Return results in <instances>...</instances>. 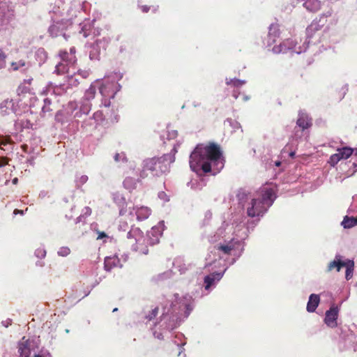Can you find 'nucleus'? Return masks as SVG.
I'll list each match as a JSON object with an SVG mask.
<instances>
[{
  "label": "nucleus",
  "instance_id": "nucleus-1",
  "mask_svg": "<svg viewBox=\"0 0 357 357\" xmlns=\"http://www.w3.org/2000/svg\"><path fill=\"white\" fill-rule=\"evenodd\" d=\"M276 197V190L273 188H264L258 197H254L248 189L238 190L236 202L230 208V222L223 221L214 234L206 237L210 243L215 244L210 252L217 255L219 260L214 259L205 264L206 268H211L208 269L211 273L204 277L200 298L208 295L215 288L227 270L228 266L224 264L222 271H213L215 268L220 267V259L232 256L229 262V265H232L242 255L245 240L267 213Z\"/></svg>",
  "mask_w": 357,
  "mask_h": 357
},
{
  "label": "nucleus",
  "instance_id": "nucleus-2",
  "mask_svg": "<svg viewBox=\"0 0 357 357\" xmlns=\"http://www.w3.org/2000/svg\"><path fill=\"white\" fill-rule=\"evenodd\" d=\"M190 167L196 173L197 179H192L187 185L192 189L201 190L206 181L202 176L208 172L217 174L224 167V158L220 148L212 143L208 146L198 144L190 153L189 160Z\"/></svg>",
  "mask_w": 357,
  "mask_h": 357
},
{
  "label": "nucleus",
  "instance_id": "nucleus-3",
  "mask_svg": "<svg viewBox=\"0 0 357 357\" xmlns=\"http://www.w3.org/2000/svg\"><path fill=\"white\" fill-rule=\"evenodd\" d=\"M174 298L167 301L162 307V313L151 331L155 338L164 340L172 331L177 328L188 318L194 308V298L189 294L181 297L174 295Z\"/></svg>",
  "mask_w": 357,
  "mask_h": 357
},
{
  "label": "nucleus",
  "instance_id": "nucleus-4",
  "mask_svg": "<svg viewBox=\"0 0 357 357\" xmlns=\"http://www.w3.org/2000/svg\"><path fill=\"white\" fill-rule=\"evenodd\" d=\"M89 5V3L79 0H72L68 5H66L64 0H56L50 12L52 20L48 29L50 35L53 38L61 36L67 40L69 37L67 33L68 29L79 15L86 12Z\"/></svg>",
  "mask_w": 357,
  "mask_h": 357
},
{
  "label": "nucleus",
  "instance_id": "nucleus-5",
  "mask_svg": "<svg viewBox=\"0 0 357 357\" xmlns=\"http://www.w3.org/2000/svg\"><path fill=\"white\" fill-rule=\"evenodd\" d=\"M164 229L165 222L160 221L158 225L153 227L144 237L139 227L132 226L126 234V238L130 241L132 250L147 255L149 252L148 245H153L158 243Z\"/></svg>",
  "mask_w": 357,
  "mask_h": 357
},
{
  "label": "nucleus",
  "instance_id": "nucleus-6",
  "mask_svg": "<svg viewBox=\"0 0 357 357\" xmlns=\"http://www.w3.org/2000/svg\"><path fill=\"white\" fill-rule=\"evenodd\" d=\"M176 152L177 149L174 146L170 153L164 154L160 158L153 157L144 160L139 173L140 178H147L149 176L148 172L152 176H160L162 174L169 172L170 165L175 161Z\"/></svg>",
  "mask_w": 357,
  "mask_h": 357
},
{
  "label": "nucleus",
  "instance_id": "nucleus-7",
  "mask_svg": "<svg viewBox=\"0 0 357 357\" xmlns=\"http://www.w3.org/2000/svg\"><path fill=\"white\" fill-rule=\"evenodd\" d=\"M88 109L86 105L80 106L77 101H70L56 113L55 121L63 126L77 123L79 119L88 114Z\"/></svg>",
  "mask_w": 357,
  "mask_h": 357
},
{
  "label": "nucleus",
  "instance_id": "nucleus-8",
  "mask_svg": "<svg viewBox=\"0 0 357 357\" xmlns=\"http://www.w3.org/2000/svg\"><path fill=\"white\" fill-rule=\"evenodd\" d=\"M309 45L307 44V39H305L303 42L300 39L298 42V38H287L282 41L280 45H275L272 51L275 54H285L289 52L300 54L302 52H305Z\"/></svg>",
  "mask_w": 357,
  "mask_h": 357
},
{
  "label": "nucleus",
  "instance_id": "nucleus-9",
  "mask_svg": "<svg viewBox=\"0 0 357 357\" xmlns=\"http://www.w3.org/2000/svg\"><path fill=\"white\" fill-rule=\"evenodd\" d=\"M19 357H52L51 354L47 351L36 353L38 348L37 342L33 339L23 337L18 342Z\"/></svg>",
  "mask_w": 357,
  "mask_h": 357
},
{
  "label": "nucleus",
  "instance_id": "nucleus-10",
  "mask_svg": "<svg viewBox=\"0 0 357 357\" xmlns=\"http://www.w3.org/2000/svg\"><path fill=\"white\" fill-rule=\"evenodd\" d=\"M110 43L109 37L96 39L93 43L86 46L89 59L92 61H99L102 51H105Z\"/></svg>",
  "mask_w": 357,
  "mask_h": 357
},
{
  "label": "nucleus",
  "instance_id": "nucleus-11",
  "mask_svg": "<svg viewBox=\"0 0 357 357\" xmlns=\"http://www.w3.org/2000/svg\"><path fill=\"white\" fill-rule=\"evenodd\" d=\"M98 88L103 98H114L116 94L121 91L122 86L117 82H112L110 78H105L101 84L98 82Z\"/></svg>",
  "mask_w": 357,
  "mask_h": 357
},
{
  "label": "nucleus",
  "instance_id": "nucleus-12",
  "mask_svg": "<svg viewBox=\"0 0 357 357\" xmlns=\"http://www.w3.org/2000/svg\"><path fill=\"white\" fill-rule=\"evenodd\" d=\"M77 79L76 78L71 77L68 84H54L52 82H49L47 85L45 86V89H43V93L48 95H55V96H62L63 94L67 93V89L69 85H77Z\"/></svg>",
  "mask_w": 357,
  "mask_h": 357
},
{
  "label": "nucleus",
  "instance_id": "nucleus-13",
  "mask_svg": "<svg viewBox=\"0 0 357 357\" xmlns=\"http://www.w3.org/2000/svg\"><path fill=\"white\" fill-rule=\"evenodd\" d=\"M296 125L297 127L294 129V136L293 137L294 139H297V138L301 137L303 132L311 126V119L307 114L300 112L296 121Z\"/></svg>",
  "mask_w": 357,
  "mask_h": 357
},
{
  "label": "nucleus",
  "instance_id": "nucleus-14",
  "mask_svg": "<svg viewBox=\"0 0 357 357\" xmlns=\"http://www.w3.org/2000/svg\"><path fill=\"white\" fill-rule=\"evenodd\" d=\"M326 17L321 16L319 18H315L306 29L307 44L309 45L310 39L314 36L315 33L319 31L326 23Z\"/></svg>",
  "mask_w": 357,
  "mask_h": 357
},
{
  "label": "nucleus",
  "instance_id": "nucleus-15",
  "mask_svg": "<svg viewBox=\"0 0 357 357\" xmlns=\"http://www.w3.org/2000/svg\"><path fill=\"white\" fill-rule=\"evenodd\" d=\"M339 312L340 307L335 304L332 305L325 313L324 324L331 328L337 327Z\"/></svg>",
  "mask_w": 357,
  "mask_h": 357
},
{
  "label": "nucleus",
  "instance_id": "nucleus-16",
  "mask_svg": "<svg viewBox=\"0 0 357 357\" xmlns=\"http://www.w3.org/2000/svg\"><path fill=\"white\" fill-rule=\"evenodd\" d=\"M0 112L2 115L14 114L17 116L22 113V110L13 100H5L0 104Z\"/></svg>",
  "mask_w": 357,
  "mask_h": 357
},
{
  "label": "nucleus",
  "instance_id": "nucleus-17",
  "mask_svg": "<svg viewBox=\"0 0 357 357\" xmlns=\"http://www.w3.org/2000/svg\"><path fill=\"white\" fill-rule=\"evenodd\" d=\"M280 31L278 24H271L268 26V32L266 36L263 38L262 42L266 47H271L274 44L277 39L280 37Z\"/></svg>",
  "mask_w": 357,
  "mask_h": 357
},
{
  "label": "nucleus",
  "instance_id": "nucleus-18",
  "mask_svg": "<svg viewBox=\"0 0 357 357\" xmlns=\"http://www.w3.org/2000/svg\"><path fill=\"white\" fill-rule=\"evenodd\" d=\"M97 84H98V80H96V82L94 84H92L90 87L86 90L84 96L80 100L78 103L80 106H87L89 107L88 109V114L90 112L91 109V100L94 99L96 92V87Z\"/></svg>",
  "mask_w": 357,
  "mask_h": 357
},
{
  "label": "nucleus",
  "instance_id": "nucleus-19",
  "mask_svg": "<svg viewBox=\"0 0 357 357\" xmlns=\"http://www.w3.org/2000/svg\"><path fill=\"white\" fill-rule=\"evenodd\" d=\"M96 20L93 19L91 22L89 20H84L83 22L79 23L80 26V33H82L83 36L86 38L89 36L93 31L94 35L99 34L98 31L93 29V24Z\"/></svg>",
  "mask_w": 357,
  "mask_h": 357
},
{
  "label": "nucleus",
  "instance_id": "nucleus-20",
  "mask_svg": "<svg viewBox=\"0 0 357 357\" xmlns=\"http://www.w3.org/2000/svg\"><path fill=\"white\" fill-rule=\"evenodd\" d=\"M345 262L346 259L344 260L343 256L340 254H336L334 259L328 264L326 272H331L333 269L339 272L341 268L344 267Z\"/></svg>",
  "mask_w": 357,
  "mask_h": 357
},
{
  "label": "nucleus",
  "instance_id": "nucleus-21",
  "mask_svg": "<svg viewBox=\"0 0 357 357\" xmlns=\"http://www.w3.org/2000/svg\"><path fill=\"white\" fill-rule=\"evenodd\" d=\"M123 265L120 263V259L117 255L106 257L104 261V268L106 271H110L113 268H122Z\"/></svg>",
  "mask_w": 357,
  "mask_h": 357
},
{
  "label": "nucleus",
  "instance_id": "nucleus-22",
  "mask_svg": "<svg viewBox=\"0 0 357 357\" xmlns=\"http://www.w3.org/2000/svg\"><path fill=\"white\" fill-rule=\"evenodd\" d=\"M320 303L319 295L312 294L310 295L307 303L306 310L308 312H314Z\"/></svg>",
  "mask_w": 357,
  "mask_h": 357
},
{
  "label": "nucleus",
  "instance_id": "nucleus-23",
  "mask_svg": "<svg viewBox=\"0 0 357 357\" xmlns=\"http://www.w3.org/2000/svg\"><path fill=\"white\" fill-rule=\"evenodd\" d=\"M299 3H302L303 6L310 12H317L321 7L319 0H298Z\"/></svg>",
  "mask_w": 357,
  "mask_h": 357
},
{
  "label": "nucleus",
  "instance_id": "nucleus-24",
  "mask_svg": "<svg viewBox=\"0 0 357 357\" xmlns=\"http://www.w3.org/2000/svg\"><path fill=\"white\" fill-rule=\"evenodd\" d=\"M61 60L65 61L70 66H73L77 61L75 55L69 54L66 50H61L59 53Z\"/></svg>",
  "mask_w": 357,
  "mask_h": 357
},
{
  "label": "nucleus",
  "instance_id": "nucleus-25",
  "mask_svg": "<svg viewBox=\"0 0 357 357\" xmlns=\"http://www.w3.org/2000/svg\"><path fill=\"white\" fill-rule=\"evenodd\" d=\"M135 214L137 220L142 221L147 219L151 215V209L146 206L138 207L136 209Z\"/></svg>",
  "mask_w": 357,
  "mask_h": 357
},
{
  "label": "nucleus",
  "instance_id": "nucleus-26",
  "mask_svg": "<svg viewBox=\"0 0 357 357\" xmlns=\"http://www.w3.org/2000/svg\"><path fill=\"white\" fill-rule=\"evenodd\" d=\"M139 182V179H136L133 177L128 176L124 179L123 185L126 189L128 190L129 191H132L136 188Z\"/></svg>",
  "mask_w": 357,
  "mask_h": 357
},
{
  "label": "nucleus",
  "instance_id": "nucleus-27",
  "mask_svg": "<svg viewBox=\"0 0 357 357\" xmlns=\"http://www.w3.org/2000/svg\"><path fill=\"white\" fill-rule=\"evenodd\" d=\"M341 225L344 229H350L357 225V218L353 216L346 215L344 217L343 220L341 222Z\"/></svg>",
  "mask_w": 357,
  "mask_h": 357
},
{
  "label": "nucleus",
  "instance_id": "nucleus-28",
  "mask_svg": "<svg viewBox=\"0 0 357 357\" xmlns=\"http://www.w3.org/2000/svg\"><path fill=\"white\" fill-rule=\"evenodd\" d=\"M35 59L39 66L43 64L47 59V54L45 49L38 48L35 52Z\"/></svg>",
  "mask_w": 357,
  "mask_h": 357
},
{
  "label": "nucleus",
  "instance_id": "nucleus-29",
  "mask_svg": "<svg viewBox=\"0 0 357 357\" xmlns=\"http://www.w3.org/2000/svg\"><path fill=\"white\" fill-rule=\"evenodd\" d=\"M344 267L346 268L345 278L349 280L353 277L354 261L351 259H347Z\"/></svg>",
  "mask_w": 357,
  "mask_h": 357
},
{
  "label": "nucleus",
  "instance_id": "nucleus-30",
  "mask_svg": "<svg viewBox=\"0 0 357 357\" xmlns=\"http://www.w3.org/2000/svg\"><path fill=\"white\" fill-rule=\"evenodd\" d=\"M96 126H97V123L91 117L84 119L83 120V121L82 122V125H81V127L84 130H85L86 132L91 131L92 130L95 129L96 128Z\"/></svg>",
  "mask_w": 357,
  "mask_h": 357
},
{
  "label": "nucleus",
  "instance_id": "nucleus-31",
  "mask_svg": "<svg viewBox=\"0 0 357 357\" xmlns=\"http://www.w3.org/2000/svg\"><path fill=\"white\" fill-rule=\"evenodd\" d=\"M70 66L66 63L65 61L61 60L60 62H59L56 66L55 70L54 71V73H56V75H63L66 73H68V69Z\"/></svg>",
  "mask_w": 357,
  "mask_h": 357
},
{
  "label": "nucleus",
  "instance_id": "nucleus-32",
  "mask_svg": "<svg viewBox=\"0 0 357 357\" xmlns=\"http://www.w3.org/2000/svg\"><path fill=\"white\" fill-rule=\"evenodd\" d=\"M354 149L349 146H344L337 149V153H339L341 159H347L354 153Z\"/></svg>",
  "mask_w": 357,
  "mask_h": 357
},
{
  "label": "nucleus",
  "instance_id": "nucleus-33",
  "mask_svg": "<svg viewBox=\"0 0 357 357\" xmlns=\"http://www.w3.org/2000/svg\"><path fill=\"white\" fill-rule=\"evenodd\" d=\"M185 342L186 344L185 337L182 333H178L175 335L174 339L172 340V344L175 347L172 349V356H174L175 354V351L176 347L178 346L179 343Z\"/></svg>",
  "mask_w": 357,
  "mask_h": 357
},
{
  "label": "nucleus",
  "instance_id": "nucleus-34",
  "mask_svg": "<svg viewBox=\"0 0 357 357\" xmlns=\"http://www.w3.org/2000/svg\"><path fill=\"white\" fill-rule=\"evenodd\" d=\"M28 64L22 60L19 61L12 62L11 68L13 70H20V72L24 73L27 68Z\"/></svg>",
  "mask_w": 357,
  "mask_h": 357
},
{
  "label": "nucleus",
  "instance_id": "nucleus-35",
  "mask_svg": "<svg viewBox=\"0 0 357 357\" xmlns=\"http://www.w3.org/2000/svg\"><path fill=\"white\" fill-rule=\"evenodd\" d=\"M226 84L233 86L235 88H240L246 83L244 79H239L237 78H226Z\"/></svg>",
  "mask_w": 357,
  "mask_h": 357
},
{
  "label": "nucleus",
  "instance_id": "nucleus-36",
  "mask_svg": "<svg viewBox=\"0 0 357 357\" xmlns=\"http://www.w3.org/2000/svg\"><path fill=\"white\" fill-rule=\"evenodd\" d=\"M89 180V177L88 176L86 175H79V174H76L75 175V187L77 189H79L81 188V187L85 184Z\"/></svg>",
  "mask_w": 357,
  "mask_h": 357
},
{
  "label": "nucleus",
  "instance_id": "nucleus-37",
  "mask_svg": "<svg viewBox=\"0 0 357 357\" xmlns=\"http://www.w3.org/2000/svg\"><path fill=\"white\" fill-rule=\"evenodd\" d=\"M114 202L119 206L124 207L126 204V199L119 193H114L113 195Z\"/></svg>",
  "mask_w": 357,
  "mask_h": 357
},
{
  "label": "nucleus",
  "instance_id": "nucleus-38",
  "mask_svg": "<svg viewBox=\"0 0 357 357\" xmlns=\"http://www.w3.org/2000/svg\"><path fill=\"white\" fill-rule=\"evenodd\" d=\"M51 105L52 100L49 98H45L43 100V105L42 107V112L44 115L52 112V109L51 108Z\"/></svg>",
  "mask_w": 357,
  "mask_h": 357
},
{
  "label": "nucleus",
  "instance_id": "nucleus-39",
  "mask_svg": "<svg viewBox=\"0 0 357 357\" xmlns=\"http://www.w3.org/2000/svg\"><path fill=\"white\" fill-rule=\"evenodd\" d=\"M91 229H93V231H95L98 234L97 240H101V239H104V238H108V236H107V234L105 232L100 231L97 229L98 228V224H96V223L91 224Z\"/></svg>",
  "mask_w": 357,
  "mask_h": 357
},
{
  "label": "nucleus",
  "instance_id": "nucleus-40",
  "mask_svg": "<svg viewBox=\"0 0 357 357\" xmlns=\"http://www.w3.org/2000/svg\"><path fill=\"white\" fill-rule=\"evenodd\" d=\"M114 160L116 162H123L126 163L128 162V158L124 152L117 153L114 156Z\"/></svg>",
  "mask_w": 357,
  "mask_h": 357
},
{
  "label": "nucleus",
  "instance_id": "nucleus-41",
  "mask_svg": "<svg viewBox=\"0 0 357 357\" xmlns=\"http://www.w3.org/2000/svg\"><path fill=\"white\" fill-rule=\"evenodd\" d=\"M185 346V342H181L179 343L178 346L176 347V349L175 351L174 356H176V357H185V349L183 347Z\"/></svg>",
  "mask_w": 357,
  "mask_h": 357
},
{
  "label": "nucleus",
  "instance_id": "nucleus-42",
  "mask_svg": "<svg viewBox=\"0 0 357 357\" xmlns=\"http://www.w3.org/2000/svg\"><path fill=\"white\" fill-rule=\"evenodd\" d=\"M340 160L342 159L339 153H336L331 155L328 162L331 166L335 167Z\"/></svg>",
  "mask_w": 357,
  "mask_h": 357
},
{
  "label": "nucleus",
  "instance_id": "nucleus-43",
  "mask_svg": "<svg viewBox=\"0 0 357 357\" xmlns=\"http://www.w3.org/2000/svg\"><path fill=\"white\" fill-rule=\"evenodd\" d=\"M172 275V272L171 271H167L164 273L158 274L157 276L154 278L156 281H162L168 278H170Z\"/></svg>",
  "mask_w": 357,
  "mask_h": 357
},
{
  "label": "nucleus",
  "instance_id": "nucleus-44",
  "mask_svg": "<svg viewBox=\"0 0 357 357\" xmlns=\"http://www.w3.org/2000/svg\"><path fill=\"white\" fill-rule=\"evenodd\" d=\"M132 227H134V226L132 225ZM131 227H132V225L129 226L128 223L125 220H121L119 222V227H118L119 231H121L123 232L127 231L126 234L130 231Z\"/></svg>",
  "mask_w": 357,
  "mask_h": 357
},
{
  "label": "nucleus",
  "instance_id": "nucleus-45",
  "mask_svg": "<svg viewBox=\"0 0 357 357\" xmlns=\"http://www.w3.org/2000/svg\"><path fill=\"white\" fill-rule=\"evenodd\" d=\"M91 119H93L95 122L97 123V125L104 120L105 117L101 111H97L93 113L92 116H90Z\"/></svg>",
  "mask_w": 357,
  "mask_h": 357
},
{
  "label": "nucleus",
  "instance_id": "nucleus-46",
  "mask_svg": "<svg viewBox=\"0 0 357 357\" xmlns=\"http://www.w3.org/2000/svg\"><path fill=\"white\" fill-rule=\"evenodd\" d=\"M123 77V73L119 71V72H114L112 74L109 75L107 77L110 78L112 82L114 81V82H117L119 83V82L121 79H122Z\"/></svg>",
  "mask_w": 357,
  "mask_h": 357
},
{
  "label": "nucleus",
  "instance_id": "nucleus-47",
  "mask_svg": "<svg viewBox=\"0 0 357 357\" xmlns=\"http://www.w3.org/2000/svg\"><path fill=\"white\" fill-rule=\"evenodd\" d=\"M70 253V250L67 246L61 247L57 251V254L61 257H67Z\"/></svg>",
  "mask_w": 357,
  "mask_h": 357
},
{
  "label": "nucleus",
  "instance_id": "nucleus-48",
  "mask_svg": "<svg viewBox=\"0 0 357 357\" xmlns=\"http://www.w3.org/2000/svg\"><path fill=\"white\" fill-rule=\"evenodd\" d=\"M34 255L38 259H43L46 256V250L44 248H38L35 250Z\"/></svg>",
  "mask_w": 357,
  "mask_h": 357
},
{
  "label": "nucleus",
  "instance_id": "nucleus-49",
  "mask_svg": "<svg viewBox=\"0 0 357 357\" xmlns=\"http://www.w3.org/2000/svg\"><path fill=\"white\" fill-rule=\"evenodd\" d=\"M158 312V308L155 307L151 311H150L148 313V314L146 315V319H148L149 321L153 319L157 316Z\"/></svg>",
  "mask_w": 357,
  "mask_h": 357
},
{
  "label": "nucleus",
  "instance_id": "nucleus-50",
  "mask_svg": "<svg viewBox=\"0 0 357 357\" xmlns=\"http://www.w3.org/2000/svg\"><path fill=\"white\" fill-rule=\"evenodd\" d=\"M227 121L229 123L230 126L232 127L234 130H236L237 129L241 128L240 123L235 120L228 119H227Z\"/></svg>",
  "mask_w": 357,
  "mask_h": 357
},
{
  "label": "nucleus",
  "instance_id": "nucleus-51",
  "mask_svg": "<svg viewBox=\"0 0 357 357\" xmlns=\"http://www.w3.org/2000/svg\"><path fill=\"white\" fill-rule=\"evenodd\" d=\"M6 54L0 49V69L3 68L6 65Z\"/></svg>",
  "mask_w": 357,
  "mask_h": 357
},
{
  "label": "nucleus",
  "instance_id": "nucleus-52",
  "mask_svg": "<svg viewBox=\"0 0 357 357\" xmlns=\"http://www.w3.org/2000/svg\"><path fill=\"white\" fill-rule=\"evenodd\" d=\"M82 215L86 218L91 214V209L89 206H86L82 209Z\"/></svg>",
  "mask_w": 357,
  "mask_h": 357
},
{
  "label": "nucleus",
  "instance_id": "nucleus-53",
  "mask_svg": "<svg viewBox=\"0 0 357 357\" xmlns=\"http://www.w3.org/2000/svg\"><path fill=\"white\" fill-rule=\"evenodd\" d=\"M158 197L160 199L163 200L164 202H169V197L163 191H161V192H158Z\"/></svg>",
  "mask_w": 357,
  "mask_h": 357
},
{
  "label": "nucleus",
  "instance_id": "nucleus-54",
  "mask_svg": "<svg viewBox=\"0 0 357 357\" xmlns=\"http://www.w3.org/2000/svg\"><path fill=\"white\" fill-rule=\"evenodd\" d=\"M177 135H178V132L176 130L169 131L167 133V138L169 139H174L175 137H176Z\"/></svg>",
  "mask_w": 357,
  "mask_h": 357
},
{
  "label": "nucleus",
  "instance_id": "nucleus-55",
  "mask_svg": "<svg viewBox=\"0 0 357 357\" xmlns=\"http://www.w3.org/2000/svg\"><path fill=\"white\" fill-rule=\"evenodd\" d=\"M48 196H49L48 191L45 190H40L39 192V195H38V197L40 199H44L45 197H48Z\"/></svg>",
  "mask_w": 357,
  "mask_h": 357
},
{
  "label": "nucleus",
  "instance_id": "nucleus-56",
  "mask_svg": "<svg viewBox=\"0 0 357 357\" xmlns=\"http://www.w3.org/2000/svg\"><path fill=\"white\" fill-rule=\"evenodd\" d=\"M103 100L102 101V105H103L105 107H108L110 106V104H111V102H110V100L112 98H103Z\"/></svg>",
  "mask_w": 357,
  "mask_h": 357
},
{
  "label": "nucleus",
  "instance_id": "nucleus-57",
  "mask_svg": "<svg viewBox=\"0 0 357 357\" xmlns=\"http://www.w3.org/2000/svg\"><path fill=\"white\" fill-rule=\"evenodd\" d=\"M79 75H80L82 78H86L89 75V70H79Z\"/></svg>",
  "mask_w": 357,
  "mask_h": 357
},
{
  "label": "nucleus",
  "instance_id": "nucleus-58",
  "mask_svg": "<svg viewBox=\"0 0 357 357\" xmlns=\"http://www.w3.org/2000/svg\"><path fill=\"white\" fill-rule=\"evenodd\" d=\"M139 8H140L142 12L145 13H148L151 8L150 6H146V5L140 6Z\"/></svg>",
  "mask_w": 357,
  "mask_h": 357
},
{
  "label": "nucleus",
  "instance_id": "nucleus-59",
  "mask_svg": "<svg viewBox=\"0 0 357 357\" xmlns=\"http://www.w3.org/2000/svg\"><path fill=\"white\" fill-rule=\"evenodd\" d=\"M212 217V213L211 211H207L205 214V220H204V225L206 224V221H208Z\"/></svg>",
  "mask_w": 357,
  "mask_h": 357
},
{
  "label": "nucleus",
  "instance_id": "nucleus-60",
  "mask_svg": "<svg viewBox=\"0 0 357 357\" xmlns=\"http://www.w3.org/2000/svg\"><path fill=\"white\" fill-rule=\"evenodd\" d=\"M8 163V160L6 158H3L0 161V168Z\"/></svg>",
  "mask_w": 357,
  "mask_h": 357
},
{
  "label": "nucleus",
  "instance_id": "nucleus-61",
  "mask_svg": "<svg viewBox=\"0 0 357 357\" xmlns=\"http://www.w3.org/2000/svg\"><path fill=\"white\" fill-rule=\"evenodd\" d=\"M2 325L3 326H5L6 328L8 327L10 324H11V320L10 319H7L6 321H3L1 322Z\"/></svg>",
  "mask_w": 357,
  "mask_h": 357
},
{
  "label": "nucleus",
  "instance_id": "nucleus-62",
  "mask_svg": "<svg viewBox=\"0 0 357 357\" xmlns=\"http://www.w3.org/2000/svg\"><path fill=\"white\" fill-rule=\"evenodd\" d=\"M240 92L238 90H234L232 92V96L234 98V99H237L239 97Z\"/></svg>",
  "mask_w": 357,
  "mask_h": 357
},
{
  "label": "nucleus",
  "instance_id": "nucleus-63",
  "mask_svg": "<svg viewBox=\"0 0 357 357\" xmlns=\"http://www.w3.org/2000/svg\"><path fill=\"white\" fill-rule=\"evenodd\" d=\"M13 213L15 215L20 214L21 215H23L24 214V211L19 210V209H15L14 211H13Z\"/></svg>",
  "mask_w": 357,
  "mask_h": 357
},
{
  "label": "nucleus",
  "instance_id": "nucleus-64",
  "mask_svg": "<svg viewBox=\"0 0 357 357\" xmlns=\"http://www.w3.org/2000/svg\"><path fill=\"white\" fill-rule=\"evenodd\" d=\"M126 51V45H124V44H122L120 47H119V52L121 53H123L124 52Z\"/></svg>",
  "mask_w": 357,
  "mask_h": 357
}]
</instances>
